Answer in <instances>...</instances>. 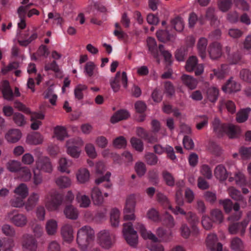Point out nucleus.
Listing matches in <instances>:
<instances>
[{
    "mask_svg": "<svg viewBox=\"0 0 251 251\" xmlns=\"http://www.w3.org/2000/svg\"><path fill=\"white\" fill-rule=\"evenodd\" d=\"M61 233L65 241L70 243L73 241L74 236L72 226L67 224L63 226L61 229Z\"/></svg>",
    "mask_w": 251,
    "mask_h": 251,
    "instance_id": "19",
    "label": "nucleus"
},
{
    "mask_svg": "<svg viewBox=\"0 0 251 251\" xmlns=\"http://www.w3.org/2000/svg\"><path fill=\"white\" fill-rule=\"evenodd\" d=\"M209 150L210 151L216 156H220L222 153L221 148L214 142H210Z\"/></svg>",
    "mask_w": 251,
    "mask_h": 251,
    "instance_id": "52",
    "label": "nucleus"
},
{
    "mask_svg": "<svg viewBox=\"0 0 251 251\" xmlns=\"http://www.w3.org/2000/svg\"><path fill=\"white\" fill-rule=\"evenodd\" d=\"M135 109L137 113L143 114L147 109V105L141 100H138L135 103Z\"/></svg>",
    "mask_w": 251,
    "mask_h": 251,
    "instance_id": "62",
    "label": "nucleus"
},
{
    "mask_svg": "<svg viewBox=\"0 0 251 251\" xmlns=\"http://www.w3.org/2000/svg\"><path fill=\"white\" fill-rule=\"evenodd\" d=\"M5 219L17 227H23L26 225L27 219L26 217L18 212L16 210H13L7 213Z\"/></svg>",
    "mask_w": 251,
    "mask_h": 251,
    "instance_id": "5",
    "label": "nucleus"
},
{
    "mask_svg": "<svg viewBox=\"0 0 251 251\" xmlns=\"http://www.w3.org/2000/svg\"><path fill=\"white\" fill-rule=\"evenodd\" d=\"M145 160L147 164L155 165L158 161V157L153 153L148 152L145 155Z\"/></svg>",
    "mask_w": 251,
    "mask_h": 251,
    "instance_id": "45",
    "label": "nucleus"
},
{
    "mask_svg": "<svg viewBox=\"0 0 251 251\" xmlns=\"http://www.w3.org/2000/svg\"><path fill=\"white\" fill-rule=\"evenodd\" d=\"M241 59L242 55L238 51L229 54V57H227V60L231 64H237L241 61Z\"/></svg>",
    "mask_w": 251,
    "mask_h": 251,
    "instance_id": "49",
    "label": "nucleus"
},
{
    "mask_svg": "<svg viewBox=\"0 0 251 251\" xmlns=\"http://www.w3.org/2000/svg\"><path fill=\"white\" fill-rule=\"evenodd\" d=\"M39 195L33 193L29 197L26 202L25 203V208L27 211L32 210L37 204L39 200Z\"/></svg>",
    "mask_w": 251,
    "mask_h": 251,
    "instance_id": "23",
    "label": "nucleus"
},
{
    "mask_svg": "<svg viewBox=\"0 0 251 251\" xmlns=\"http://www.w3.org/2000/svg\"><path fill=\"white\" fill-rule=\"evenodd\" d=\"M63 213L66 218L72 220H76L79 214L77 208L72 204H66L64 209Z\"/></svg>",
    "mask_w": 251,
    "mask_h": 251,
    "instance_id": "15",
    "label": "nucleus"
},
{
    "mask_svg": "<svg viewBox=\"0 0 251 251\" xmlns=\"http://www.w3.org/2000/svg\"><path fill=\"white\" fill-rule=\"evenodd\" d=\"M130 117V114L126 109H120L116 111L111 117L110 122L115 124L120 121L125 120Z\"/></svg>",
    "mask_w": 251,
    "mask_h": 251,
    "instance_id": "17",
    "label": "nucleus"
},
{
    "mask_svg": "<svg viewBox=\"0 0 251 251\" xmlns=\"http://www.w3.org/2000/svg\"><path fill=\"white\" fill-rule=\"evenodd\" d=\"M147 45L149 50L151 52L153 57L155 58H157L158 53L157 49V44L155 39L152 37H149L147 39Z\"/></svg>",
    "mask_w": 251,
    "mask_h": 251,
    "instance_id": "31",
    "label": "nucleus"
},
{
    "mask_svg": "<svg viewBox=\"0 0 251 251\" xmlns=\"http://www.w3.org/2000/svg\"><path fill=\"white\" fill-rule=\"evenodd\" d=\"M201 174L208 179L212 178V174L210 168L207 165H203L201 167Z\"/></svg>",
    "mask_w": 251,
    "mask_h": 251,
    "instance_id": "61",
    "label": "nucleus"
},
{
    "mask_svg": "<svg viewBox=\"0 0 251 251\" xmlns=\"http://www.w3.org/2000/svg\"><path fill=\"white\" fill-rule=\"evenodd\" d=\"M24 198L19 196L15 197L11 200L10 201V205L14 207H22L25 204L24 202Z\"/></svg>",
    "mask_w": 251,
    "mask_h": 251,
    "instance_id": "58",
    "label": "nucleus"
},
{
    "mask_svg": "<svg viewBox=\"0 0 251 251\" xmlns=\"http://www.w3.org/2000/svg\"><path fill=\"white\" fill-rule=\"evenodd\" d=\"M63 201V196L61 194L54 192L50 195V199L46 203L47 209L50 211H57Z\"/></svg>",
    "mask_w": 251,
    "mask_h": 251,
    "instance_id": "7",
    "label": "nucleus"
},
{
    "mask_svg": "<svg viewBox=\"0 0 251 251\" xmlns=\"http://www.w3.org/2000/svg\"><path fill=\"white\" fill-rule=\"evenodd\" d=\"M2 232L6 236L13 237L15 235V230L14 228L8 224L4 225L2 227Z\"/></svg>",
    "mask_w": 251,
    "mask_h": 251,
    "instance_id": "55",
    "label": "nucleus"
},
{
    "mask_svg": "<svg viewBox=\"0 0 251 251\" xmlns=\"http://www.w3.org/2000/svg\"><path fill=\"white\" fill-rule=\"evenodd\" d=\"M156 35L159 41L164 43L171 41L172 39L174 40L175 39V36L171 34L167 29L157 31Z\"/></svg>",
    "mask_w": 251,
    "mask_h": 251,
    "instance_id": "21",
    "label": "nucleus"
},
{
    "mask_svg": "<svg viewBox=\"0 0 251 251\" xmlns=\"http://www.w3.org/2000/svg\"><path fill=\"white\" fill-rule=\"evenodd\" d=\"M67 153L74 158H78L80 155V151L78 147L75 145L68 146Z\"/></svg>",
    "mask_w": 251,
    "mask_h": 251,
    "instance_id": "48",
    "label": "nucleus"
},
{
    "mask_svg": "<svg viewBox=\"0 0 251 251\" xmlns=\"http://www.w3.org/2000/svg\"><path fill=\"white\" fill-rule=\"evenodd\" d=\"M241 79L248 83H251V71L248 69H242L240 72Z\"/></svg>",
    "mask_w": 251,
    "mask_h": 251,
    "instance_id": "59",
    "label": "nucleus"
},
{
    "mask_svg": "<svg viewBox=\"0 0 251 251\" xmlns=\"http://www.w3.org/2000/svg\"><path fill=\"white\" fill-rule=\"evenodd\" d=\"M26 141L28 144L31 145L41 144L43 141V137L40 133L34 132L27 135Z\"/></svg>",
    "mask_w": 251,
    "mask_h": 251,
    "instance_id": "24",
    "label": "nucleus"
},
{
    "mask_svg": "<svg viewBox=\"0 0 251 251\" xmlns=\"http://www.w3.org/2000/svg\"><path fill=\"white\" fill-rule=\"evenodd\" d=\"M126 145V138L123 136H119L113 141V145L117 148H125Z\"/></svg>",
    "mask_w": 251,
    "mask_h": 251,
    "instance_id": "60",
    "label": "nucleus"
},
{
    "mask_svg": "<svg viewBox=\"0 0 251 251\" xmlns=\"http://www.w3.org/2000/svg\"><path fill=\"white\" fill-rule=\"evenodd\" d=\"M22 245L23 247L30 251H36L37 249V241L31 235L25 234L23 236Z\"/></svg>",
    "mask_w": 251,
    "mask_h": 251,
    "instance_id": "11",
    "label": "nucleus"
},
{
    "mask_svg": "<svg viewBox=\"0 0 251 251\" xmlns=\"http://www.w3.org/2000/svg\"><path fill=\"white\" fill-rule=\"evenodd\" d=\"M36 170L50 173L52 171V165L50 159L45 156H40L36 162Z\"/></svg>",
    "mask_w": 251,
    "mask_h": 251,
    "instance_id": "9",
    "label": "nucleus"
},
{
    "mask_svg": "<svg viewBox=\"0 0 251 251\" xmlns=\"http://www.w3.org/2000/svg\"><path fill=\"white\" fill-rule=\"evenodd\" d=\"M186 219L193 228H194L199 222V218L196 214L192 212H189L187 213Z\"/></svg>",
    "mask_w": 251,
    "mask_h": 251,
    "instance_id": "44",
    "label": "nucleus"
},
{
    "mask_svg": "<svg viewBox=\"0 0 251 251\" xmlns=\"http://www.w3.org/2000/svg\"><path fill=\"white\" fill-rule=\"evenodd\" d=\"M181 78L183 83L191 90L196 88L198 81L193 76L187 75H183Z\"/></svg>",
    "mask_w": 251,
    "mask_h": 251,
    "instance_id": "25",
    "label": "nucleus"
},
{
    "mask_svg": "<svg viewBox=\"0 0 251 251\" xmlns=\"http://www.w3.org/2000/svg\"><path fill=\"white\" fill-rule=\"evenodd\" d=\"M123 232L127 243L131 246H136L138 239L137 231L134 229L131 222L124 224Z\"/></svg>",
    "mask_w": 251,
    "mask_h": 251,
    "instance_id": "4",
    "label": "nucleus"
},
{
    "mask_svg": "<svg viewBox=\"0 0 251 251\" xmlns=\"http://www.w3.org/2000/svg\"><path fill=\"white\" fill-rule=\"evenodd\" d=\"M94 230L89 226H84L77 231L76 242L81 250L85 251L94 239Z\"/></svg>",
    "mask_w": 251,
    "mask_h": 251,
    "instance_id": "1",
    "label": "nucleus"
},
{
    "mask_svg": "<svg viewBox=\"0 0 251 251\" xmlns=\"http://www.w3.org/2000/svg\"><path fill=\"white\" fill-rule=\"evenodd\" d=\"M76 177L80 183H85L89 179L90 173L89 171L86 168L79 169L76 174Z\"/></svg>",
    "mask_w": 251,
    "mask_h": 251,
    "instance_id": "29",
    "label": "nucleus"
},
{
    "mask_svg": "<svg viewBox=\"0 0 251 251\" xmlns=\"http://www.w3.org/2000/svg\"><path fill=\"white\" fill-rule=\"evenodd\" d=\"M239 153L243 159L250 158L251 157V147H241L239 150Z\"/></svg>",
    "mask_w": 251,
    "mask_h": 251,
    "instance_id": "64",
    "label": "nucleus"
},
{
    "mask_svg": "<svg viewBox=\"0 0 251 251\" xmlns=\"http://www.w3.org/2000/svg\"><path fill=\"white\" fill-rule=\"evenodd\" d=\"M132 147L137 151L142 152L144 149V144L142 141L138 138L133 137L130 139Z\"/></svg>",
    "mask_w": 251,
    "mask_h": 251,
    "instance_id": "43",
    "label": "nucleus"
},
{
    "mask_svg": "<svg viewBox=\"0 0 251 251\" xmlns=\"http://www.w3.org/2000/svg\"><path fill=\"white\" fill-rule=\"evenodd\" d=\"M163 223L167 227L172 228L175 226V222L172 215L166 212L165 217L163 219Z\"/></svg>",
    "mask_w": 251,
    "mask_h": 251,
    "instance_id": "56",
    "label": "nucleus"
},
{
    "mask_svg": "<svg viewBox=\"0 0 251 251\" xmlns=\"http://www.w3.org/2000/svg\"><path fill=\"white\" fill-rule=\"evenodd\" d=\"M205 18L210 21V24L212 26H217L219 25L220 21L216 14L215 8L213 7H209L205 12Z\"/></svg>",
    "mask_w": 251,
    "mask_h": 251,
    "instance_id": "14",
    "label": "nucleus"
},
{
    "mask_svg": "<svg viewBox=\"0 0 251 251\" xmlns=\"http://www.w3.org/2000/svg\"><path fill=\"white\" fill-rule=\"evenodd\" d=\"M219 203L222 205L226 214L230 213L232 209L235 211L227 218V220L228 221H238L241 218L243 213L241 211H240V205L239 202H235L233 203L231 200L226 199L219 200Z\"/></svg>",
    "mask_w": 251,
    "mask_h": 251,
    "instance_id": "2",
    "label": "nucleus"
},
{
    "mask_svg": "<svg viewBox=\"0 0 251 251\" xmlns=\"http://www.w3.org/2000/svg\"><path fill=\"white\" fill-rule=\"evenodd\" d=\"M22 135L20 129H11L5 134V138L10 143H16L20 140Z\"/></svg>",
    "mask_w": 251,
    "mask_h": 251,
    "instance_id": "13",
    "label": "nucleus"
},
{
    "mask_svg": "<svg viewBox=\"0 0 251 251\" xmlns=\"http://www.w3.org/2000/svg\"><path fill=\"white\" fill-rule=\"evenodd\" d=\"M240 128L232 124H227L225 133H226L229 138H235L240 132Z\"/></svg>",
    "mask_w": 251,
    "mask_h": 251,
    "instance_id": "27",
    "label": "nucleus"
},
{
    "mask_svg": "<svg viewBox=\"0 0 251 251\" xmlns=\"http://www.w3.org/2000/svg\"><path fill=\"white\" fill-rule=\"evenodd\" d=\"M210 215L213 222L221 224L224 220L223 212L219 209H215L211 210Z\"/></svg>",
    "mask_w": 251,
    "mask_h": 251,
    "instance_id": "33",
    "label": "nucleus"
},
{
    "mask_svg": "<svg viewBox=\"0 0 251 251\" xmlns=\"http://www.w3.org/2000/svg\"><path fill=\"white\" fill-rule=\"evenodd\" d=\"M14 106L19 111H22L25 114H31V112L29 108L27 107L24 104L19 101H15L14 103Z\"/></svg>",
    "mask_w": 251,
    "mask_h": 251,
    "instance_id": "57",
    "label": "nucleus"
},
{
    "mask_svg": "<svg viewBox=\"0 0 251 251\" xmlns=\"http://www.w3.org/2000/svg\"><path fill=\"white\" fill-rule=\"evenodd\" d=\"M171 24L173 27L178 32H181L183 31L184 27V21L182 18L178 16L174 19H172Z\"/></svg>",
    "mask_w": 251,
    "mask_h": 251,
    "instance_id": "30",
    "label": "nucleus"
},
{
    "mask_svg": "<svg viewBox=\"0 0 251 251\" xmlns=\"http://www.w3.org/2000/svg\"><path fill=\"white\" fill-rule=\"evenodd\" d=\"M57 227V222L54 220H50L46 223V229L47 233L49 235H54L56 232Z\"/></svg>",
    "mask_w": 251,
    "mask_h": 251,
    "instance_id": "36",
    "label": "nucleus"
},
{
    "mask_svg": "<svg viewBox=\"0 0 251 251\" xmlns=\"http://www.w3.org/2000/svg\"><path fill=\"white\" fill-rule=\"evenodd\" d=\"M207 45V39L205 38H201L197 44V48L200 56L204 59L206 56V49Z\"/></svg>",
    "mask_w": 251,
    "mask_h": 251,
    "instance_id": "28",
    "label": "nucleus"
},
{
    "mask_svg": "<svg viewBox=\"0 0 251 251\" xmlns=\"http://www.w3.org/2000/svg\"><path fill=\"white\" fill-rule=\"evenodd\" d=\"M98 240L100 245L107 250L110 249L115 243L114 236L105 229L100 231L98 234Z\"/></svg>",
    "mask_w": 251,
    "mask_h": 251,
    "instance_id": "6",
    "label": "nucleus"
},
{
    "mask_svg": "<svg viewBox=\"0 0 251 251\" xmlns=\"http://www.w3.org/2000/svg\"><path fill=\"white\" fill-rule=\"evenodd\" d=\"M87 89V87L85 85L78 84L77 85L74 91L75 98L79 100L82 99L83 98V94L82 92Z\"/></svg>",
    "mask_w": 251,
    "mask_h": 251,
    "instance_id": "53",
    "label": "nucleus"
},
{
    "mask_svg": "<svg viewBox=\"0 0 251 251\" xmlns=\"http://www.w3.org/2000/svg\"><path fill=\"white\" fill-rule=\"evenodd\" d=\"M14 192L17 195L24 199L28 195V189L25 183L20 184L16 188Z\"/></svg>",
    "mask_w": 251,
    "mask_h": 251,
    "instance_id": "35",
    "label": "nucleus"
},
{
    "mask_svg": "<svg viewBox=\"0 0 251 251\" xmlns=\"http://www.w3.org/2000/svg\"><path fill=\"white\" fill-rule=\"evenodd\" d=\"M219 90L214 87L208 88L206 90V98L211 102H215L219 96Z\"/></svg>",
    "mask_w": 251,
    "mask_h": 251,
    "instance_id": "32",
    "label": "nucleus"
},
{
    "mask_svg": "<svg viewBox=\"0 0 251 251\" xmlns=\"http://www.w3.org/2000/svg\"><path fill=\"white\" fill-rule=\"evenodd\" d=\"M54 133L57 139L63 141L67 136L66 128L61 126H56L54 129Z\"/></svg>",
    "mask_w": 251,
    "mask_h": 251,
    "instance_id": "40",
    "label": "nucleus"
},
{
    "mask_svg": "<svg viewBox=\"0 0 251 251\" xmlns=\"http://www.w3.org/2000/svg\"><path fill=\"white\" fill-rule=\"evenodd\" d=\"M214 175L220 181L226 180L228 177L226 170L223 165H219L216 167L214 170Z\"/></svg>",
    "mask_w": 251,
    "mask_h": 251,
    "instance_id": "22",
    "label": "nucleus"
},
{
    "mask_svg": "<svg viewBox=\"0 0 251 251\" xmlns=\"http://www.w3.org/2000/svg\"><path fill=\"white\" fill-rule=\"evenodd\" d=\"M223 91L228 93L236 92L240 90V84L233 80L231 77L226 82L225 85L222 87Z\"/></svg>",
    "mask_w": 251,
    "mask_h": 251,
    "instance_id": "16",
    "label": "nucleus"
},
{
    "mask_svg": "<svg viewBox=\"0 0 251 251\" xmlns=\"http://www.w3.org/2000/svg\"><path fill=\"white\" fill-rule=\"evenodd\" d=\"M231 248L235 251H239L243 247V244L241 240L238 237L233 238L231 242Z\"/></svg>",
    "mask_w": 251,
    "mask_h": 251,
    "instance_id": "54",
    "label": "nucleus"
},
{
    "mask_svg": "<svg viewBox=\"0 0 251 251\" xmlns=\"http://www.w3.org/2000/svg\"><path fill=\"white\" fill-rule=\"evenodd\" d=\"M218 240L217 236L214 234H209L206 240V244L207 247L211 251H215V245Z\"/></svg>",
    "mask_w": 251,
    "mask_h": 251,
    "instance_id": "38",
    "label": "nucleus"
},
{
    "mask_svg": "<svg viewBox=\"0 0 251 251\" xmlns=\"http://www.w3.org/2000/svg\"><path fill=\"white\" fill-rule=\"evenodd\" d=\"M147 216L149 219L155 222H159L160 221L159 213L154 208H151L148 211Z\"/></svg>",
    "mask_w": 251,
    "mask_h": 251,
    "instance_id": "51",
    "label": "nucleus"
},
{
    "mask_svg": "<svg viewBox=\"0 0 251 251\" xmlns=\"http://www.w3.org/2000/svg\"><path fill=\"white\" fill-rule=\"evenodd\" d=\"M228 226V231L231 234H236L240 233L241 236H244L247 225L249 224V221L243 220L241 222H231Z\"/></svg>",
    "mask_w": 251,
    "mask_h": 251,
    "instance_id": "8",
    "label": "nucleus"
},
{
    "mask_svg": "<svg viewBox=\"0 0 251 251\" xmlns=\"http://www.w3.org/2000/svg\"><path fill=\"white\" fill-rule=\"evenodd\" d=\"M229 196L232 199L240 203L243 208L247 206L246 199L242 195L241 192L234 187H230L227 189Z\"/></svg>",
    "mask_w": 251,
    "mask_h": 251,
    "instance_id": "10",
    "label": "nucleus"
},
{
    "mask_svg": "<svg viewBox=\"0 0 251 251\" xmlns=\"http://www.w3.org/2000/svg\"><path fill=\"white\" fill-rule=\"evenodd\" d=\"M120 211L117 208L113 209L110 213L111 225L113 227H116L119 223Z\"/></svg>",
    "mask_w": 251,
    "mask_h": 251,
    "instance_id": "37",
    "label": "nucleus"
},
{
    "mask_svg": "<svg viewBox=\"0 0 251 251\" xmlns=\"http://www.w3.org/2000/svg\"><path fill=\"white\" fill-rule=\"evenodd\" d=\"M187 50L184 47L176 50L175 53V58L178 61H183L187 56Z\"/></svg>",
    "mask_w": 251,
    "mask_h": 251,
    "instance_id": "46",
    "label": "nucleus"
},
{
    "mask_svg": "<svg viewBox=\"0 0 251 251\" xmlns=\"http://www.w3.org/2000/svg\"><path fill=\"white\" fill-rule=\"evenodd\" d=\"M136 204V197L134 194L128 196L126 200L125 205L123 210L124 220L125 221L135 220V206Z\"/></svg>",
    "mask_w": 251,
    "mask_h": 251,
    "instance_id": "3",
    "label": "nucleus"
},
{
    "mask_svg": "<svg viewBox=\"0 0 251 251\" xmlns=\"http://www.w3.org/2000/svg\"><path fill=\"white\" fill-rule=\"evenodd\" d=\"M7 167L9 171L16 172L21 169V163L18 161H10L7 164Z\"/></svg>",
    "mask_w": 251,
    "mask_h": 251,
    "instance_id": "50",
    "label": "nucleus"
},
{
    "mask_svg": "<svg viewBox=\"0 0 251 251\" xmlns=\"http://www.w3.org/2000/svg\"><path fill=\"white\" fill-rule=\"evenodd\" d=\"M13 120L19 126H23L26 124L25 116L19 112H15L13 114Z\"/></svg>",
    "mask_w": 251,
    "mask_h": 251,
    "instance_id": "41",
    "label": "nucleus"
},
{
    "mask_svg": "<svg viewBox=\"0 0 251 251\" xmlns=\"http://www.w3.org/2000/svg\"><path fill=\"white\" fill-rule=\"evenodd\" d=\"M198 59L196 56L190 57L186 61L185 68L187 71L191 72L197 67Z\"/></svg>",
    "mask_w": 251,
    "mask_h": 251,
    "instance_id": "42",
    "label": "nucleus"
},
{
    "mask_svg": "<svg viewBox=\"0 0 251 251\" xmlns=\"http://www.w3.org/2000/svg\"><path fill=\"white\" fill-rule=\"evenodd\" d=\"M1 91L3 97L5 100L8 101L13 100L14 93L10 86L8 81L6 80L3 81Z\"/></svg>",
    "mask_w": 251,
    "mask_h": 251,
    "instance_id": "18",
    "label": "nucleus"
},
{
    "mask_svg": "<svg viewBox=\"0 0 251 251\" xmlns=\"http://www.w3.org/2000/svg\"><path fill=\"white\" fill-rule=\"evenodd\" d=\"M208 51L211 59H217L222 56V46L218 42H214L209 45Z\"/></svg>",
    "mask_w": 251,
    "mask_h": 251,
    "instance_id": "12",
    "label": "nucleus"
},
{
    "mask_svg": "<svg viewBox=\"0 0 251 251\" xmlns=\"http://www.w3.org/2000/svg\"><path fill=\"white\" fill-rule=\"evenodd\" d=\"M227 124H222L218 118H215L212 122L214 131L219 135L225 133Z\"/></svg>",
    "mask_w": 251,
    "mask_h": 251,
    "instance_id": "26",
    "label": "nucleus"
},
{
    "mask_svg": "<svg viewBox=\"0 0 251 251\" xmlns=\"http://www.w3.org/2000/svg\"><path fill=\"white\" fill-rule=\"evenodd\" d=\"M134 168L137 174L140 177L143 176L147 171L146 165L142 162H137Z\"/></svg>",
    "mask_w": 251,
    "mask_h": 251,
    "instance_id": "47",
    "label": "nucleus"
},
{
    "mask_svg": "<svg viewBox=\"0 0 251 251\" xmlns=\"http://www.w3.org/2000/svg\"><path fill=\"white\" fill-rule=\"evenodd\" d=\"M251 111L250 108H247L240 110L236 114V121L239 123H242L246 122L249 116V113Z\"/></svg>",
    "mask_w": 251,
    "mask_h": 251,
    "instance_id": "34",
    "label": "nucleus"
},
{
    "mask_svg": "<svg viewBox=\"0 0 251 251\" xmlns=\"http://www.w3.org/2000/svg\"><path fill=\"white\" fill-rule=\"evenodd\" d=\"M163 176L164 180L167 185L170 186H173L175 184V180L173 176L167 171L163 172Z\"/></svg>",
    "mask_w": 251,
    "mask_h": 251,
    "instance_id": "63",
    "label": "nucleus"
},
{
    "mask_svg": "<svg viewBox=\"0 0 251 251\" xmlns=\"http://www.w3.org/2000/svg\"><path fill=\"white\" fill-rule=\"evenodd\" d=\"M55 182L57 186L61 188H67L71 185V183L70 179L68 177L65 176L57 178Z\"/></svg>",
    "mask_w": 251,
    "mask_h": 251,
    "instance_id": "39",
    "label": "nucleus"
},
{
    "mask_svg": "<svg viewBox=\"0 0 251 251\" xmlns=\"http://www.w3.org/2000/svg\"><path fill=\"white\" fill-rule=\"evenodd\" d=\"M91 197L95 205H100L103 202L102 192L97 187H94L91 190Z\"/></svg>",
    "mask_w": 251,
    "mask_h": 251,
    "instance_id": "20",
    "label": "nucleus"
}]
</instances>
